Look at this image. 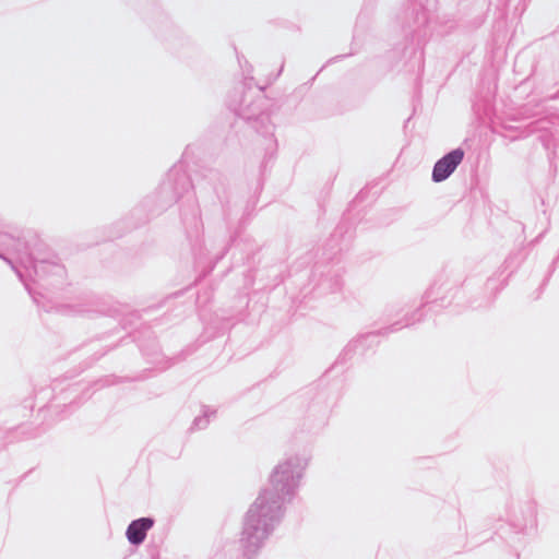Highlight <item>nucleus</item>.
Wrapping results in <instances>:
<instances>
[{
	"mask_svg": "<svg viewBox=\"0 0 559 559\" xmlns=\"http://www.w3.org/2000/svg\"><path fill=\"white\" fill-rule=\"evenodd\" d=\"M343 234V225L337 226L334 234L332 235L333 238H336Z\"/></svg>",
	"mask_w": 559,
	"mask_h": 559,
	"instance_id": "9b49d317",
	"label": "nucleus"
},
{
	"mask_svg": "<svg viewBox=\"0 0 559 559\" xmlns=\"http://www.w3.org/2000/svg\"><path fill=\"white\" fill-rule=\"evenodd\" d=\"M389 314L397 317L400 313L405 311V307L391 306L389 309Z\"/></svg>",
	"mask_w": 559,
	"mask_h": 559,
	"instance_id": "9d476101",
	"label": "nucleus"
},
{
	"mask_svg": "<svg viewBox=\"0 0 559 559\" xmlns=\"http://www.w3.org/2000/svg\"><path fill=\"white\" fill-rule=\"evenodd\" d=\"M155 521L151 516H143L130 522L126 530V537L133 546H140L146 538L147 532Z\"/></svg>",
	"mask_w": 559,
	"mask_h": 559,
	"instance_id": "6e6552de",
	"label": "nucleus"
},
{
	"mask_svg": "<svg viewBox=\"0 0 559 559\" xmlns=\"http://www.w3.org/2000/svg\"><path fill=\"white\" fill-rule=\"evenodd\" d=\"M0 258L16 273L35 302L37 299L27 277L51 286L62 284L66 278L64 265L32 230L13 233L0 228Z\"/></svg>",
	"mask_w": 559,
	"mask_h": 559,
	"instance_id": "f03ea898",
	"label": "nucleus"
},
{
	"mask_svg": "<svg viewBox=\"0 0 559 559\" xmlns=\"http://www.w3.org/2000/svg\"><path fill=\"white\" fill-rule=\"evenodd\" d=\"M425 298L428 299V296ZM426 304H428V300L423 301L415 310L406 311L402 319L394 321L392 324L374 332H368L350 341L337 357L336 364H345L357 352L364 354L367 347L374 343L378 336H388L390 333L397 332L403 328L420 322L423 320L421 307Z\"/></svg>",
	"mask_w": 559,
	"mask_h": 559,
	"instance_id": "39448f33",
	"label": "nucleus"
},
{
	"mask_svg": "<svg viewBox=\"0 0 559 559\" xmlns=\"http://www.w3.org/2000/svg\"><path fill=\"white\" fill-rule=\"evenodd\" d=\"M281 74V71H277V74L273 78L275 80Z\"/></svg>",
	"mask_w": 559,
	"mask_h": 559,
	"instance_id": "dca6fc26",
	"label": "nucleus"
},
{
	"mask_svg": "<svg viewBox=\"0 0 559 559\" xmlns=\"http://www.w3.org/2000/svg\"><path fill=\"white\" fill-rule=\"evenodd\" d=\"M233 241H235V239H234L233 237H230V238H229V242H228V243H230V242H233ZM228 246H229V245H227V246L224 248V250H223L222 254L219 255V258H223V257H224V254H226V252H227V250H228Z\"/></svg>",
	"mask_w": 559,
	"mask_h": 559,
	"instance_id": "4468645a",
	"label": "nucleus"
},
{
	"mask_svg": "<svg viewBox=\"0 0 559 559\" xmlns=\"http://www.w3.org/2000/svg\"><path fill=\"white\" fill-rule=\"evenodd\" d=\"M308 463L309 456L296 454L284 459L273 468L270 486L259 493L243 520L240 545L246 559L257 558L281 523L284 504L295 497Z\"/></svg>",
	"mask_w": 559,
	"mask_h": 559,
	"instance_id": "f257e3e1",
	"label": "nucleus"
},
{
	"mask_svg": "<svg viewBox=\"0 0 559 559\" xmlns=\"http://www.w3.org/2000/svg\"><path fill=\"white\" fill-rule=\"evenodd\" d=\"M190 188L194 190L197 204L192 205L189 213L183 211L181 217L185 223L195 224L201 216L199 202L204 206L222 202L226 190V177L218 169L205 167L190 178L181 168L173 167L155 192V212L159 213L177 203Z\"/></svg>",
	"mask_w": 559,
	"mask_h": 559,
	"instance_id": "7ed1b4c3",
	"label": "nucleus"
},
{
	"mask_svg": "<svg viewBox=\"0 0 559 559\" xmlns=\"http://www.w3.org/2000/svg\"><path fill=\"white\" fill-rule=\"evenodd\" d=\"M478 81L473 107L476 114L486 115L498 88L497 72H480Z\"/></svg>",
	"mask_w": 559,
	"mask_h": 559,
	"instance_id": "423d86ee",
	"label": "nucleus"
},
{
	"mask_svg": "<svg viewBox=\"0 0 559 559\" xmlns=\"http://www.w3.org/2000/svg\"><path fill=\"white\" fill-rule=\"evenodd\" d=\"M465 152L462 147H456L441 158H439L432 168L431 180L436 183L447 180L463 162Z\"/></svg>",
	"mask_w": 559,
	"mask_h": 559,
	"instance_id": "0eeeda50",
	"label": "nucleus"
},
{
	"mask_svg": "<svg viewBox=\"0 0 559 559\" xmlns=\"http://www.w3.org/2000/svg\"><path fill=\"white\" fill-rule=\"evenodd\" d=\"M215 413H216V411H214V409L205 408L203 411V415L202 416H199V417L194 418V420L192 423V426H191V429L201 430V429L206 428L209 423H210V418L212 416H215Z\"/></svg>",
	"mask_w": 559,
	"mask_h": 559,
	"instance_id": "1a4fd4ad",
	"label": "nucleus"
},
{
	"mask_svg": "<svg viewBox=\"0 0 559 559\" xmlns=\"http://www.w3.org/2000/svg\"><path fill=\"white\" fill-rule=\"evenodd\" d=\"M558 96H559V90L557 92H555V93L546 92V97L547 98L552 99V98H557Z\"/></svg>",
	"mask_w": 559,
	"mask_h": 559,
	"instance_id": "f8f14e48",
	"label": "nucleus"
},
{
	"mask_svg": "<svg viewBox=\"0 0 559 559\" xmlns=\"http://www.w3.org/2000/svg\"><path fill=\"white\" fill-rule=\"evenodd\" d=\"M514 527H515V530H516V532H518V533H519V532H522V531H524V528L526 527V523H519V524H515V525H514Z\"/></svg>",
	"mask_w": 559,
	"mask_h": 559,
	"instance_id": "ddd939ff",
	"label": "nucleus"
},
{
	"mask_svg": "<svg viewBox=\"0 0 559 559\" xmlns=\"http://www.w3.org/2000/svg\"><path fill=\"white\" fill-rule=\"evenodd\" d=\"M340 287H341V284H340V282H338V281H336V282L332 285V287H331V288H332V292H335V290L340 289Z\"/></svg>",
	"mask_w": 559,
	"mask_h": 559,
	"instance_id": "2eb2a0df",
	"label": "nucleus"
},
{
	"mask_svg": "<svg viewBox=\"0 0 559 559\" xmlns=\"http://www.w3.org/2000/svg\"><path fill=\"white\" fill-rule=\"evenodd\" d=\"M271 80L261 82L252 75H246L228 96V108L246 121L262 136H273L274 124L266 111L267 100L263 95Z\"/></svg>",
	"mask_w": 559,
	"mask_h": 559,
	"instance_id": "20e7f679",
	"label": "nucleus"
}]
</instances>
